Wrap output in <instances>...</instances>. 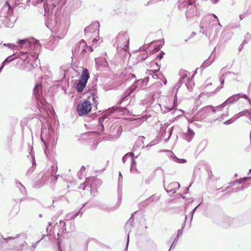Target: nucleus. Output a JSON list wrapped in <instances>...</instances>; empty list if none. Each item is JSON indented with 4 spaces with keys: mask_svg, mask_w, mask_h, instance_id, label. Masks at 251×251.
<instances>
[{
    "mask_svg": "<svg viewBox=\"0 0 251 251\" xmlns=\"http://www.w3.org/2000/svg\"><path fill=\"white\" fill-rule=\"evenodd\" d=\"M114 129H115L117 131V132L115 135H114L112 137H111L112 140H115V139H116L118 138H119L120 136V135L122 133V128L121 126H117L114 127Z\"/></svg>",
    "mask_w": 251,
    "mask_h": 251,
    "instance_id": "obj_28",
    "label": "nucleus"
},
{
    "mask_svg": "<svg viewBox=\"0 0 251 251\" xmlns=\"http://www.w3.org/2000/svg\"><path fill=\"white\" fill-rule=\"evenodd\" d=\"M140 82H142L141 80L138 79L135 81V83L133 84L127 90V93L129 95L134 91H138L139 88H138V84Z\"/></svg>",
    "mask_w": 251,
    "mask_h": 251,
    "instance_id": "obj_18",
    "label": "nucleus"
},
{
    "mask_svg": "<svg viewBox=\"0 0 251 251\" xmlns=\"http://www.w3.org/2000/svg\"><path fill=\"white\" fill-rule=\"evenodd\" d=\"M44 129H43V131L41 132V139L42 141L44 142L46 147L47 148L48 144H49L50 143H51L52 146H55L57 143V139L55 141L54 137L53 136L54 134L53 129L51 127H49L48 134L47 135H46L47 137L46 139L44 138Z\"/></svg>",
    "mask_w": 251,
    "mask_h": 251,
    "instance_id": "obj_8",
    "label": "nucleus"
},
{
    "mask_svg": "<svg viewBox=\"0 0 251 251\" xmlns=\"http://www.w3.org/2000/svg\"><path fill=\"white\" fill-rule=\"evenodd\" d=\"M89 77L88 70L87 69H83L78 82L76 85V89L78 92H81L83 90Z\"/></svg>",
    "mask_w": 251,
    "mask_h": 251,
    "instance_id": "obj_7",
    "label": "nucleus"
},
{
    "mask_svg": "<svg viewBox=\"0 0 251 251\" xmlns=\"http://www.w3.org/2000/svg\"><path fill=\"white\" fill-rule=\"evenodd\" d=\"M91 109L92 104L88 100H85L77 107V112L79 116L88 114Z\"/></svg>",
    "mask_w": 251,
    "mask_h": 251,
    "instance_id": "obj_9",
    "label": "nucleus"
},
{
    "mask_svg": "<svg viewBox=\"0 0 251 251\" xmlns=\"http://www.w3.org/2000/svg\"><path fill=\"white\" fill-rule=\"evenodd\" d=\"M180 75L181 79L175 86L176 91H178L183 84H184V87H186L189 91H192V86L194 84L192 82V79H190V74L187 71H181L180 73Z\"/></svg>",
    "mask_w": 251,
    "mask_h": 251,
    "instance_id": "obj_5",
    "label": "nucleus"
},
{
    "mask_svg": "<svg viewBox=\"0 0 251 251\" xmlns=\"http://www.w3.org/2000/svg\"><path fill=\"white\" fill-rule=\"evenodd\" d=\"M180 187V184L177 182H173L170 183L167 187H165L166 191L169 193L175 194L177 190Z\"/></svg>",
    "mask_w": 251,
    "mask_h": 251,
    "instance_id": "obj_12",
    "label": "nucleus"
},
{
    "mask_svg": "<svg viewBox=\"0 0 251 251\" xmlns=\"http://www.w3.org/2000/svg\"><path fill=\"white\" fill-rule=\"evenodd\" d=\"M213 60H214L213 59L212 60H211L210 59H209L205 60L202 64L201 67L205 68L208 67L212 63Z\"/></svg>",
    "mask_w": 251,
    "mask_h": 251,
    "instance_id": "obj_33",
    "label": "nucleus"
},
{
    "mask_svg": "<svg viewBox=\"0 0 251 251\" xmlns=\"http://www.w3.org/2000/svg\"><path fill=\"white\" fill-rule=\"evenodd\" d=\"M173 158V160L178 163H186L187 161L186 159H179L177 158L176 156L175 155H173V156H172Z\"/></svg>",
    "mask_w": 251,
    "mask_h": 251,
    "instance_id": "obj_31",
    "label": "nucleus"
},
{
    "mask_svg": "<svg viewBox=\"0 0 251 251\" xmlns=\"http://www.w3.org/2000/svg\"><path fill=\"white\" fill-rule=\"evenodd\" d=\"M106 118V116H103L102 117H100L99 119V122L100 123V125L101 124H102L103 121Z\"/></svg>",
    "mask_w": 251,
    "mask_h": 251,
    "instance_id": "obj_49",
    "label": "nucleus"
},
{
    "mask_svg": "<svg viewBox=\"0 0 251 251\" xmlns=\"http://www.w3.org/2000/svg\"><path fill=\"white\" fill-rule=\"evenodd\" d=\"M129 75H130V77L133 78H136L135 75L134 74H130Z\"/></svg>",
    "mask_w": 251,
    "mask_h": 251,
    "instance_id": "obj_63",
    "label": "nucleus"
},
{
    "mask_svg": "<svg viewBox=\"0 0 251 251\" xmlns=\"http://www.w3.org/2000/svg\"><path fill=\"white\" fill-rule=\"evenodd\" d=\"M122 183H123V179H121V177H119L118 178V189H120L121 187H122Z\"/></svg>",
    "mask_w": 251,
    "mask_h": 251,
    "instance_id": "obj_41",
    "label": "nucleus"
},
{
    "mask_svg": "<svg viewBox=\"0 0 251 251\" xmlns=\"http://www.w3.org/2000/svg\"><path fill=\"white\" fill-rule=\"evenodd\" d=\"M215 34H217L218 33V32L221 29L222 26L221 25V24L219 22H218L217 25H215Z\"/></svg>",
    "mask_w": 251,
    "mask_h": 251,
    "instance_id": "obj_35",
    "label": "nucleus"
},
{
    "mask_svg": "<svg viewBox=\"0 0 251 251\" xmlns=\"http://www.w3.org/2000/svg\"><path fill=\"white\" fill-rule=\"evenodd\" d=\"M10 4H11V3H9V2L8 1H7H7H6L5 3V5H6V6H7V7H8V9H9V8H10Z\"/></svg>",
    "mask_w": 251,
    "mask_h": 251,
    "instance_id": "obj_56",
    "label": "nucleus"
},
{
    "mask_svg": "<svg viewBox=\"0 0 251 251\" xmlns=\"http://www.w3.org/2000/svg\"><path fill=\"white\" fill-rule=\"evenodd\" d=\"M102 181L101 179L93 177H88L85 181V184H89L91 190L95 189L97 187H100L102 184Z\"/></svg>",
    "mask_w": 251,
    "mask_h": 251,
    "instance_id": "obj_11",
    "label": "nucleus"
},
{
    "mask_svg": "<svg viewBox=\"0 0 251 251\" xmlns=\"http://www.w3.org/2000/svg\"><path fill=\"white\" fill-rule=\"evenodd\" d=\"M225 75L226 76L228 75L229 77L232 79L233 80L238 81L240 80V75L238 73H233L232 72H227L224 75Z\"/></svg>",
    "mask_w": 251,
    "mask_h": 251,
    "instance_id": "obj_20",
    "label": "nucleus"
},
{
    "mask_svg": "<svg viewBox=\"0 0 251 251\" xmlns=\"http://www.w3.org/2000/svg\"><path fill=\"white\" fill-rule=\"evenodd\" d=\"M117 48L122 49L126 51L128 49L129 38L126 32H120L116 37Z\"/></svg>",
    "mask_w": 251,
    "mask_h": 251,
    "instance_id": "obj_6",
    "label": "nucleus"
},
{
    "mask_svg": "<svg viewBox=\"0 0 251 251\" xmlns=\"http://www.w3.org/2000/svg\"><path fill=\"white\" fill-rule=\"evenodd\" d=\"M99 129L101 131H102L104 129V126L103 125V124H101L99 126Z\"/></svg>",
    "mask_w": 251,
    "mask_h": 251,
    "instance_id": "obj_53",
    "label": "nucleus"
},
{
    "mask_svg": "<svg viewBox=\"0 0 251 251\" xmlns=\"http://www.w3.org/2000/svg\"><path fill=\"white\" fill-rule=\"evenodd\" d=\"M85 48H86V42L83 40H81L79 43L78 51L83 53V52L85 51Z\"/></svg>",
    "mask_w": 251,
    "mask_h": 251,
    "instance_id": "obj_25",
    "label": "nucleus"
},
{
    "mask_svg": "<svg viewBox=\"0 0 251 251\" xmlns=\"http://www.w3.org/2000/svg\"><path fill=\"white\" fill-rule=\"evenodd\" d=\"M52 225L51 223V222H49L48 223V227L47 228V230H48L49 229V226H51Z\"/></svg>",
    "mask_w": 251,
    "mask_h": 251,
    "instance_id": "obj_62",
    "label": "nucleus"
},
{
    "mask_svg": "<svg viewBox=\"0 0 251 251\" xmlns=\"http://www.w3.org/2000/svg\"><path fill=\"white\" fill-rule=\"evenodd\" d=\"M15 20L14 19H11V18L6 17L4 21V25L8 27H12L13 26L14 24Z\"/></svg>",
    "mask_w": 251,
    "mask_h": 251,
    "instance_id": "obj_23",
    "label": "nucleus"
},
{
    "mask_svg": "<svg viewBox=\"0 0 251 251\" xmlns=\"http://www.w3.org/2000/svg\"><path fill=\"white\" fill-rule=\"evenodd\" d=\"M195 2V0H180L179 1V7L183 5L182 7L192 5Z\"/></svg>",
    "mask_w": 251,
    "mask_h": 251,
    "instance_id": "obj_24",
    "label": "nucleus"
},
{
    "mask_svg": "<svg viewBox=\"0 0 251 251\" xmlns=\"http://www.w3.org/2000/svg\"><path fill=\"white\" fill-rule=\"evenodd\" d=\"M30 43V50L35 51V52L37 50L41 48V45L39 41L34 38L29 39Z\"/></svg>",
    "mask_w": 251,
    "mask_h": 251,
    "instance_id": "obj_14",
    "label": "nucleus"
},
{
    "mask_svg": "<svg viewBox=\"0 0 251 251\" xmlns=\"http://www.w3.org/2000/svg\"><path fill=\"white\" fill-rule=\"evenodd\" d=\"M44 0H32L33 4H37L42 2H44Z\"/></svg>",
    "mask_w": 251,
    "mask_h": 251,
    "instance_id": "obj_45",
    "label": "nucleus"
},
{
    "mask_svg": "<svg viewBox=\"0 0 251 251\" xmlns=\"http://www.w3.org/2000/svg\"><path fill=\"white\" fill-rule=\"evenodd\" d=\"M242 114L241 113H239L238 114L235 115L234 117L229 119L228 120L224 122V124L225 125H229L230 124L234 122L238 118L242 116Z\"/></svg>",
    "mask_w": 251,
    "mask_h": 251,
    "instance_id": "obj_26",
    "label": "nucleus"
},
{
    "mask_svg": "<svg viewBox=\"0 0 251 251\" xmlns=\"http://www.w3.org/2000/svg\"><path fill=\"white\" fill-rule=\"evenodd\" d=\"M98 41H99L100 43H101L102 42V40L100 38L99 39H94L92 41L93 45H95Z\"/></svg>",
    "mask_w": 251,
    "mask_h": 251,
    "instance_id": "obj_48",
    "label": "nucleus"
},
{
    "mask_svg": "<svg viewBox=\"0 0 251 251\" xmlns=\"http://www.w3.org/2000/svg\"><path fill=\"white\" fill-rule=\"evenodd\" d=\"M33 94L36 98L39 109L40 108L46 110L49 109L50 105L42 97V88L40 84H37L33 90Z\"/></svg>",
    "mask_w": 251,
    "mask_h": 251,
    "instance_id": "obj_4",
    "label": "nucleus"
},
{
    "mask_svg": "<svg viewBox=\"0 0 251 251\" xmlns=\"http://www.w3.org/2000/svg\"><path fill=\"white\" fill-rule=\"evenodd\" d=\"M79 213H80V211H78V212H76L75 214H74V215H72L70 218H69V216H67L66 217V218L68 220H70V219H75V217H76L79 215Z\"/></svg>",
    "mask_w": 251,
    "mask_h": 251,
    "instance_id": "obj_39",
    "label": "nucleus"
},
{
    "mask_svg": "<svg viewBox=\"0 0 251 251\" xmlns=\"http://www.w3.org/2000/svg\"><path fill=\"white\" fill-rule=\"evenodd\" d=\"M150 182H151V178L150 177H149V178L145 179L144 180L143 183L145 184L149 185V184H150Z\"/></svg>",
    "mask_w": 251,
    "mask_h": 251,
    "instance_id": "obj_44",
    "label": "nucleus"
},
{
    "mask_svg": "<svg viewBox=\"0 0 251 251\" xmlns=\"http://www.w3.org/2000/svg\"><path fill=\"white\" fill-rule=\"evenodd\" d=\"M194 132L189 127H188L187 132L184 135V139L188 142H190L194 137Z\"/></svg>",
    "mask_w": 251,
    "mask_h": 251,
    "instance_id": "obj_21",
    "label": "nucleus"
},
{
    "mask_svg": "<svg viewBox=\"0 0 251 251\" xmlns=\"http://www.w3.org/2000/svg\"><path fill=\"white\" fill-rule=\"evenodd\" d=\"M147 55H146V54H144L143 56L142 57V58L143 60H145V59L147 58Z\"/></svg>",
    "mask_w": 251,
    "mask_h": 251,
    "instance_id": "obj_59",
    "label": "nucleus"
},
{
    "mask_svg": "<svg viewBox=\"0 0 251 251\" xmlns=\"http://www.w3.org/2000/svg\"><path fill=\"white\" fill-rule=\"evenodd\" d=\"M18 43L21 49L25 48L27 50V51L30 50L29 39L19 40Z\"/></svg>",
    "mask_w": 251,
    "mask_h": 251,
    "instance_id": "obj_19",
    "label": "nucleus"
},
{
    "mask_svg": "<svg viewBox=\"0 0 251 251\" xmlns=\"http://www.w3.org/2000/svg\"><path fill=\"white\" fill-rule=\"evenodd\" d=\"M182 229L178 230V235H178L179 234H182Z\"/></svg>",
    "mask_w": 251,
    "mask_h": 251,
    "instance_id": "obj_64",
    "label": "nucleus"
},
{
    "mask_svg": "<svg viewBox=\"0 0 251 251\" xmlns=\"http://www.w3.org/2000/svg\"><path fill=\"white\" fill-rule=\"evenodd\" d=\"M98 98V97L97 96H96L95 95H93L92 96V97H89V100H90L91 99H92L93 101H94V103L96 104V106H97V104H98V101L97 100V99Z\"/></svg>",
    "mask_w": 251,
    "mask_h": 251,
    "instance_id": "obj_38",
    "label": "nucleus"
},
{
    "mask_svg": "<svg viewBox=\"0 0 251 251\" xmlns=\"http://www.w3.org/2000/svg\"><path fill=\"white\" fill-rule=\"evenodd\" d=\"M177 240H178V235L177 236V237L176 238H175L174 242H173V244H172L170 250H171L173 247L174 243L175 242H176L177 241Z\"/></svg>",
    "mask_w": 251,
    "mask_h": 251,
    "instance_id": "obj_55",
    "label": "nucleus"
},
{
    "mask_svg": "<svg viewBox=\"0 0 251 251\" xmlns=\"http://www.w3.org/2000/svg\"><path fill=\"white\" fill-rule=\"evenodd\" d=\"M58 177L56 176H52L51 180H53L56 181Z\"/></svg>",
    "mask_w": 251,
    "mask_h": 251,
    "instance_id": "obj_58",
    "label": "nucleus"
},
{
    "mask_svg": "<svg viewBox=\"0 0 251 251\" xmlns=\"http://www.w3.org/2000/svg\"><path fill=\"white\" fill-rule=\"evenodd\" d=\"M213 3H216L218 2L219 0H211Z\"/></svg>",
    "mask_w": 251,
    "mask_h": 251,
    "instance_id": "obj_61",
    "label": "nucleus"
},
{
    "mask_svg": "<svg viewBox=\"0 0 251 251\" xmlns=\"http://www.w3.org/2000/svg\"><path fill=\"white\" fill-rule=\"evenodd\" d=\"M86 48L88 49L91 52L93 51V48L91 46H88L86 45Z\"/></svg>",
    "mask_w": 251,
    "mask_h": 251,
    "instance_id": "obj_57",
    "label": "nucleus"
},
{
    "mask_svg": "<svg viewBox=\"0 0 251 251\" xmlns=\"http://www.w3.org/2000/svg\"><path fill=\"white\" fill-rule=\"evenodd\" d=\"M186 15L187 17L188 16H191V14L189 13V11H187L186 12Z\"/></svg>",
    "mask_w": 251,
    "mask_h": 251,
    "instance_id": "obj_60",
    "label": "nucleus"
},
{
    "mask_svg": "<svg viewBox=\"0 0 251 251\" xmlns=\"http://www.w3.org/2000/svg\"><path fill=\"white\" fill-rule=\"evenodd\" d=\"M167 132L168 133V137L167 138L165 139V141L166 142H167L169 140V138H170V137L172 135V129H169L168 130H165V133H166Z\"/></svg>",
    "mask_w": 251,
    "mask_h": 251,
    "instance_id": "obj_37",
    "label": "nucleus"
},
{
    "mask_svg": "<svg viewBox=\"0 0 251 251\" xmlns=\"http://www.w3.org/2000/svg\"><path fill=\"white\" fill-rule=\"evenodd\" d=\"M249 179H251V176L244 177L241 179H240L238 180H236V181L232 182V186H234L236 183H241L245 182Z\"/></svg>",
    "mask_w": 251,
    "mask_h": 251,
    "instance_id": "obj_30",
    "label": "nucleus"
},
{
    "mask_svg": "<svg viewBox=\"0 0 251 251\" xmlns=\"http://www.w3.org/2000/svg\"><path fill=\"white\" fill-rule=\"evenodd\" d=\"M30 0H15L14 4L17 5L19 4H23L24 5H27L29 4Z\"/></svg>",
    "mask_w": 251,
    "mask_h": 251,
    "instance_id": "obj_32",
    "label": "nucleus"
},
{
    "mask_svg": "<svg viewBox=\"0 0 251 251\" xmlns=\"http://www.w3.org/2000/svg\"><path fill=\"white\" fill-rule=\"evenodd\" d=\"M198 206H199V205H198V206H196V207L194 208V209H193V210L191 212V213H190L191 216V221H192V220L193 217V215H194V213H195V211H196V209L198 208Z\"/></svg>",
    "mask_w": 251,
    "mask_h": 251,
    "instance_id": "obj_46",
    "label": "nucleus"
},
{
    "mask_svg": "<svg viewBox=\"0 0 251 251\" xmlns=\"http://www.w3.org/2000/svg\"><path fill=\"white\" fill-rule=\"evenodd\" d=\"M17 184H19L21 187H19L20 190L21 191V193L24 195L26 193V190L25 187L21 183L18 182L17 183Z\"/></svg>",
    "mask_w": 251,
    "mask_h": 251,
    "instance_id": "obj_36",
    "label": "nucleus"
},
{
    "mask_svg": "<svg viewBox=\"0 0 251 251\" xmlns=\"http://www.w3.org/2000/svg\"><path fill=\"white\" fill-rule=\"evenodd\" d=\"M89 185V184H85V182L84 184H82L79 187L78 189H82L83 190H84L85 189V186Z\"/></svg>",
    "mask_w": 251,
    "mask_h": 251,
    "instance_id": "obj_47",
    "label": "nucleus"
},
{
    "mask_svg": "<svg viewBox=\"0 0 251 251\" xmlns=\"http://www.w3.org/2000/svg\"><path fill=\"white\" fill-rule=\"evenodd\" d=\"M161 0H151L148 2L147 5H149L150 4H154Z\"/></svg>",
    "mask_w": 251,
    "mask_h": 251,
    "instance_id": "obj_51",
    "label": "nucleus"
},
{
    "mask_svg": "<svg viewBox=\"0 0 251 251\" xmlns=\"http://www.w3.org/2000/svg\"><path fill=\"white\" fill-rule=\"evenodd\" d=\"M15 54H13L12 55H10L8 56L2 62V65L1 67L0 68V72L2 71L3 69L4 66L5 65L7 64L8 63H10V62L14 60L15 59L17 58V56L13 57V56H14Z\"/></svg>",
    "mask_w": 251,
    "mask_h": 251,
    "instance_id": "obj_22",
    "label": "nucleus"
},
{
    "mask_svg": "<svg viewBox=\"0 0 251 251\" xmlns=\"http://www.w3.org/2000/svg\"><path fill=\"white\" fill-rule=\"evenodd\" d=\"M117 108H118V107H113L109 109L108 110H109V112L113 113V112L116 111L117 110Z\"/></svg>",
    "mask_w": 251,
    "mask_h": 251,
    "instance_id": "obj_52",
    "label": "nucleus"
},
{
    "mask_svg": "<svg viewBox=\"0 0 251 251\" xmlns=\"http://www.w3.org/2000/svg\"><path fill=\"white\" fill-rule=\"evenodd\" d=\"M66 1V0H46L44 4L47 26L59 39L64 38L70 25V19L67 16H63L60 22L57 21L61 9Z\"/></svg>",
    "mask_w": 251,
    "mask_h": 251,
    "instance_id": "obj_1",
    "label": "nucleus"
},
{
    "mask_svg": "<svg viewBox=\"0 0 251 251\" xmlns=\"http://www.w3.org/2000/svg\"><path fill=\"white\" fill-rule=\"evenodd\" d=\"M134 154L132 152H128L122 158V161L125 164H127L130 167V171H133L136 164V161L134 159Z\"/></svg>",
    "mask_w": 251,
    "mask_h": 251,
    "instance_id": "obj_10",
    "label": "nucleus"
},
{
    "mask_svg": "<svg viewBox=\"0 0 251 251\" xmlns=\"http://www.w3.org/2000/svg\"><path fill=\"white\" fill-rule=\"evenodd\" d=\"M27 51H21L20 52L17 57H20L23 61H25L28 58Z\"/></svg>",
    "mask_w": 251,
    "mask_h": 251,
    "instance_id": "obj_29",
    "label": "nucleus"
},
{
    "mask_svg": "<svg viewBox=\"0 0 251 251\" xmlns=\"http://www.w3.org/2000/svg\"><path fill=\"white\" fill-rule=\"evenodd\" d=\"M100 27V24L99 22H96L93 23L91 25L87 26L85 29L84 31L85 33L87 32H93L94 31L98 30Z\"/></svg>",
    "mask_w": 251,
    "mask_h": 251,
    "instance_id": "obj_16",
    "label": "nucleus"
},
{
    "mask_svg": "<svg viewBox=\"0 0 251 251\" xmlns=\"http://www.w3.org/2000/svg\"><path fill=\"white\" fill-rule=\"evenodd\" d=\"M175 108V107L174 106L173 107H171V108H169V107H164V110L162 109V110L163 111V112L164 113H166V112H170L171 111H172V110H173Z\"/></svg>",
    "mask_w": 251,
    "mask_h": 251,
    "instance_id": "obj_42",
    "label": "nucleus"
},
{
    "mask_svg": "<svg viewBox=\"0 0 251 251\" xmlns=\"http://www.w3.org/2000/svg\"><path fill=\"white\" fill-rule=\"evenodd\" d=\"M240 98H244L245 99L249 100L248 97L246 95L238 94L230 97L220 105L215 107L211 106L207 107L205 108V110L211 109L212 110L213 113L217 112L218 115L217 120L219 121H222L228 116L229 105L234 102L237 101Z\"/></svg>",
    "mask_w": 251,
    "mask_h": 251,
    "instance_id": "obj_2",
    "label": "nucleus"
},
{
    "mask_svg": "<svg viewBox=\"0 0 251 251\" xmlns=\"http://www.w3.org/2000/svg\"><path fill=\"white\" fill-rule=\"evenodd\" d=\"M59 40L56 36H51L50 41L45 45L46 48L52 50L57 45V41Z\"/></svg>",
    "mask_w": 251,
    "mask_h": 251,
    "instance_id": "obj_13",
    "label": "nucleus"
},
{
    "mask_svg": "<svg viewBox=\"0 0 251 251\" xmlns=\"http://www.w3.org/2000/svg\"><path fill=\"white\" fill-rule=\"evenodd\" d=\"M160 198V197L159 195L156 194L153 195L144 201L143 202V204L144 206H147L152 202L159 201Z\"/></svg>",
    "mask_w": 251,
    "mask_h": 251,
    "instance_id": "obj_15",
    "label": "nucleus"
},
{
    "mask_svg": "<svg viewBox=\"0 0 251 251\" xmlns=\"http://www.w3.org/2000/svg\"><path fill=\"white\" fill-rule=\"evenodd\" d=\"M3 47H7L10 49H14L16 46L14 44L11 43L3 44L2 45H0V48H2Z\"/></svg>",
    "mask_w": 251,
    "mask_h": 251,
    "instance_id": "obj_34",
    "label": "nucleus"
},
{
    "mask_svg": "<svg viewBox=\"0 0 251 251\" xmlns=\"http://www.w3.org/2000/svg\"><path fill=\"white\" fill-rule=\"evenodd\" d=\"M242 114L241 113H239L238 114L235 115L234 117L229 119L228 120L224 122V124L225 125H229L230 124L234 122L238 118L242 116Z\"/></svg>",
    "mask_w": 251,
    "mask_h": 251,
    "instance_id": "obj_27",
    "label": "nucleus"
},
{
    "mask_svg": "<svg viewBox=\"0 0 251 251\" xmlns=\"http://www.w3.org/2000/svg\"><path fill=\"white\" fill-rule=\"evenodd\" d=\"M164 52H161V53H160L158 55H157V57L158 58H159V59H161L163 58V54H164Z\"/></svg>",
    "mask_w": 251,
    "mask_h": 251,
    "instance_id": "obj_54",
    "label": "nucleus"
},
{
    "mask_svg": "<svg viewBox=\"0 0 251 251\" xmlns=\"http://www.w3.org/2000/svg\"><path fill=\"white\" fill-rule=\"evenodd\" d=\"M220 80L221 86H216L213 85L210 78L207 79L201 88V91L202 92V93L207 97H211L215 95L220 89L223 87L225 80L223 75L220 77Z\"/></svg>",
    "mask_w": 251,
    "mask_h": 251,
    "instance_id": "obj_3",
    "label": "nucleus"
},
{
    "mask_svg": "<svg viewBox=\"0 0 251 251\" xmlns=\"http://www.w3.org/2000/svg\"><path fill=\"white\" fill-rule=\"evenodd\" d=\"M118 201L117 202L116 206L115 209L117 208L119 206L120 203V202L121 201V200H122V195L120 194H118Z\"/></svg>",
    "mask_w": 251,
    "mask_h": 251,
    "instance_id": "obj_40",
    "label": "nucleus"
},
{
    "mask_svg": "<svg viewBox=\"0 0 251 251\" xmlns=\"http://www.w3.org/2000/svg\"><path fill=\"white\" fill-rule=\"evenodd\" d=\"M60 224L61 226H62L63 229H65V226H66L65 222L63 220H61L60 221Z\"/></svg>",
    "mask_w": 251,
    "mask_h": 251,
    "instance_id": "obj_50",
    "label": "nucleus"
},
{
    "mask_svg": "<svg viewBox=\"0 0 251 251\" xmlns=\"http://www.w3.org/2000/svg\"><path fill=\"white\" fill-rule=\"evenodd\" d=\"M188 120V124H192L194 121H198L196 117H193L191 119L190 118H189L187 119Z\"/></svg>",
    "mask_w": 251,
    "mask_h": 251,
    "instance_id": "obj_43",
    "label": "nucleus"
},
{
    "mask_svg": "<svg viewBox=\"0 0 251 251\" xmlns=\"http://www.w3.org/2000/svg\"><path fill=\"white\" fill-rule=\"evenodd\" d=\"M132 224H133V220L130 218L128 222L126 223L125 225V229L126 231H128V235H127V242H126V250H127V247L129 243V232L130 230L132 227Z\"/></svg>",
    "mask_w": 251,
    "mask_h": 251,
    "instance_id": "obj_17",
    "label": "nucleus"
}]
</instances>
